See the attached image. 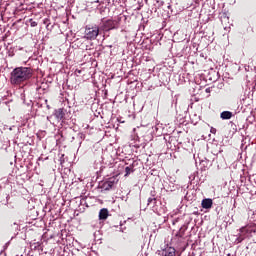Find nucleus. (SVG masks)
Returning <instances> with one entry per match:
<instances>
[{"instance_id": "f257e3e1", "label": "nucleus", "mask_w": 256, "mask_h": 256, "mask_svg": "<svg viewBox=\"0 0 256 256\" xmlns=\"http://www.w3.org/2000/svg\"><path fill=\"white\" fill-rule=\"evenodd\" d=\"M33 77V69L31 67H16L10 74V83L12 85H22Z\"/></svg>"}, {"instance_id": "f03ea898", "label": "nucleus", "mask_w": 256, "mask_h": 256, "mask_svg": "<svg viewBox=\"0 0 256 256\" xmlns=\"http://www.w3.org/2000/svg\"><path fill=\"white\" fill-rule=\"evenodd\" d=\"M100 29L97 25H87L85 28V38L87 40L93 41L99 35Z\"/></svg>"}, {"instance_id": "7ed1b4c3", "label": "nucleus", "mask_w": 256, "mask_h": 256, "mask_svg": "<svg viewBox=\"0 0 256 256\" xmlns=\"http://www.w3.org/2000/svg\"><path fill=\"white\" fill-rule=\"evenodd\" d=\"M117 182L118 180L116 179V177H111L106 182L103 183L102 188L105 191H109L113 188L115 184H117Z\"/></svg>"}, {"instance_id": "20e7f679", "label": "nucleus", "mask_w": 256, "mask_h": 256, "mask_svg": "<svg viewBox=\"0 0 256 256\" xmlns=\"http://www.w3.org/2000/svg\"><path fill=\"white\" fill-rule=\"evenodd\" d=\"M156 254L158 256H176V250L172 247H169L166 250H158Z\"/></svg>"}, {"instance_id": "39448f33", "label": "nucleus", "mask_w": 256, "mask_h": 256, "mask_svg": "<svg viewBox=\"0 0 256 256\" xmlns=\"http://www.w3.org/2000/svg\"><path fill=\"white\" fill-rule=\"evenodd\" d=\"M115 29V21L109 19L103 22L102 30L103 31H110Z\"/></svg>"}, {"instance_id": "423d86ee", "label": "nucleus", "mask_w": 256, "mask_h": 256, "mask_svg": "<svg viewBox=\"0 0 256 256\" xmlns=\"http://www.w3.org/2000/svg\"><path fill=\"white\" fill-rule=\"evenodd\" d=\"M201 205H202V208L204 209H211L213 206V201L212 199H204Z\"/></svg>"}, {"instance_id": "0eeeda50", "label": "nucleus", "mask_w": 256, "mask_h": 256, "mask_svg": "<svg viewBox=\"0 0 256 256\" xmlns=\"http://www.w3.org/2000/svg\"><path fill=\"white\" fill-rule=\"evenodd\" d=\"M54 116L56 117V119L62 120L65 116L63 108H58V110H55Z\"/></svg>"}, {"instance_id": "6e6552de", "label": "nucleus", "mask_w": 256, "mask_h": 256, "mask_svg": "<svg viewBox=\"0 0 256 256\" xmlns=\"http://www.w3.org/2000/svg\"><path fill=\"white\" fill-rule=\"evenodd\" d=\"M109 216V212L107 209H101L99 212V219L100 220H106Z\"/></svg>"}, {"instance_id": "1a4fd4ad", "label": "nucleus", "mask_w": 256, "mask_h": 256, "mask_svg": "<svg viewBox=\"0 0 256 256\" xmlns=\"http://www.w3.org/2000/svg\"><path fill=\"white\" fill-rule=\"evenodd\" d=\"M220 117L223 120H229L233 117V114H232V112H229L228 110H226V111L221 113Z\"/></svg>"}, {"instance_id": "9d476101", "label": "nucleus", "mask_w": 256, "mask_h": 256, "mask_svg": "<svg viewBox=\"0 0 256 256\" xmlns=\"http://www.w3.org/2000/svg\"><path fill=\"white\" fill-rule=\"evenodd\" d=\"M187 229H188V227L186 225H183L180 228L179 232L176 234V237L183 238Z\"/></svg>"}, {"instance_id": "9b49d317", "label": "nucleus", "mask_w": 256, "mask_h": 256, "mask_svg": "<svg viewBox=\"0 0 256 256\" xmlns=\"http://www.w3.org/2000/svg\"><path fill=\"white\" fill-rule=\"evenodd\" d=\"M125 172H126L125 177H127L128 175H130L131 172H133V170L130 166H126Z\"/></svg>"}, {"instance_id": "f8f14e48", "label": "nucleus", "mask_w": 256, "mask_h": 256, "mask_svg": "<svg viewBox=\"0 0 256 256\" xmlns=\"http://www.w3.org/2000/svg\"><path fill=\"white\" fill-rule=\"evenodd\" d=\"M151 203H153L155 205L156 204V199L155 198H149L148 199V205H150Z\"/></svg>"}, {"instance_id": "ddd939ff", "label": "nucleus", "mask_w": 256, "mask_h": 256, "mask_svg": "<svg viewBox=\"0 0 256 256\" xmlns=\"http://www.w3.org/2000/svg\"><path fill=\"white\" fill-rule=\"evenodd\" d=\"M210 132L215 135L217 133V130H216V128H213V126H212Z\"/></svg>"}, {"instance_id": "4468645a", "label": "nucleus", "mask_w": 256, "mask_h": 256, "mask_svg": "<svg viewBox=\"0 0 256 256\" xmlns=\"http://www.w3.org/2000/svg\"><path fill=\"white\" fill-rule=\"evenodd\" d=\"M37 26V23L35 21H32L31 22V27H36Z\"/></svg>"}, {"instance_id": "2eb2a0df", "label": "nucleus", "mask_w": 256, "mask_h": 256, "mask_svg": "<svg viewBox=\"0 0 256 256\" xmlns=\"http://www.w3.org/2000/svg\"><path fill=\"white\" fill-rule=\"evenodd\" d=\"M94 3H99V0H95Z\"/></svg>"}, {"instance_id": "dca6fc26", "label": "nucleus", "mask_w": 256, "mask_h": 256, "mask_svg": "<svg viewBox=\"0 0 256 256\" xmlns=\"http://www.w3.org/2000/svg\"><path fill=\"white\" fill-rule=\"evenodd\" d=\"M206 92H207V93L209 92V88L206 89Z\"/></svg>"}]
</instances>
